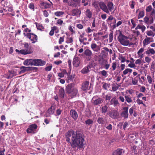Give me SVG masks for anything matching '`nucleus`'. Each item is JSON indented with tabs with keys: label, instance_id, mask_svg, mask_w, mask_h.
Listing matches in <instances>:
<instances>
[{
	"label": "nucleus",
	"instance_id": "42",
	"mask_svg": "<svg viewBox=\"0 0 155 155\" xmlns=\"http://www.w3.org/2000/svg\"><path fill=\"white\" fill-rule=\"evenodd\" d=\"M73 42V38L72 37L67 38L66 42L68 44L71 43Z\"/></svg>",
	"mask_w": 155,
	"mask_h": 155
},
{
	"label": "nucleus",
	"instance_id": "39",
	"mask_svg": "<svg viewBox=\"0 0 155 155\" xmlns=\"http://www.w3.org/2000/svg\"><path fill=\"white\" fill-rule=\"evenodd\" d=\"M118 59L120 60L121 63H124L126 61V58L122 55H120L118 57Z\"/></svg>",
	"mask_w": 155,
	"mask_h": 155
},
{
	"label": "nucleus",
	"instance_id": "21",
	"mask_svg": "<svg viewBox=\"0 0 155 155\" xmlns=\"http://www.w3.org/2000/svg\"><path fill=\"white\" fill-rule=\"evenodd\" d=\"M56 88H58V89L59 90V94L60 97L61 98L63 97L64 96V89L61 87H56Z\"/></svg>",
	"mask_w": 155,
	"mask_h": 155
},
{
	"label": "nucleus",
	"instance_id": "40",
	"mask_svg": "<svg viewBox=\"0 0 155 155\" xmlns=\"http://www.w3.org/2000/svg\"><path fill=\"white\" fill-rule=\"evenodd\" d=\"M42 5L45 8H49L51 6V5L49 4L46 2H43L42 3Z\"/></svg>",
	"mask_w": 155,
	"mask_h": 155
},
{
	"label": "nucleus",
	"instance_id": "59",
	"mask_svg": "<svg viewBox=\"0 0 155 155\" xmlns=\"http://www.w3.org/2000/svg\"><path fill=\"white\" fill-rule=\"evenodd\" d=\"M141 62V60L140 59H137L136 60L135 62V64H139L140 65Z\"/></svg>",
	"mask_w": 155,
	"mask_h": 155
},
{
	"label": "nucleus",
	"instance_id": "8",
	"mask_svg": "<svg viewBox=\"0 0 155 155\" xmlns=\"http://www.w3.org/2000/svg\"><path fill=\"white\" fill-rule=\"evenodd\" d=\"M146 38H145L143 41V44L144 46L149 44L150 42L153 41V39L152 38L148 37L146 36Z\"/></svg>",
	"mask_w": 155,
	"mask_h": 155
},
{
	"label": "nucleus",
	"instance_id": "3",
	"mask_svg": "<svg viewBox=\"0 0 155 155\" xmlns=\"http://www.w3.org/2000/svg\"><path fill=\"white\" fill-rule=\"evenodd\" d=\"M24 35L30 39L32 43H34L36 42L37 40V36L36 35L33 33H24Z\"/></svg>",
	"mask_w": 155,
	"mask_h": 155
},
{
	"label": "nucleus",
	"instance_id": "31",
	"mask_svg": "<svg viewBox=\"0 0 155 155\" xmlns=\"http://www.w3.org/2000/svg\"><path fill=\"white\" fill-rule=\"evenodd\" d=\"M146 34L147 36L150 37H153L155 36V33L151 30L147 31H146Z\"/></svg>",
	"mask_w": 155,
	"mask_h": 155
},
{
	"label": "nucleus",
	"instance_id": "4",
	"mask_svg": "<svg viewBox=\"0 0 155 155\" xmlns=\"http://www.w3.org/2000/svg\"><path fill=\"white\" fill-rule=\"evenodd\" d=\"M37 127V125L35 124L30 125L27 130V133H35L36 132V130Z\"/></svg>",
	"mask_w": 155,
	"mask_h": 155
},
{
	"label": "nucleus",
	"instance_id": "19",
	"mask_svg": "<svg viewBox=\"0 0 155 155\" xmlns=\"http://www.w3.org/2000/svg\"><path fill=\"white\" fill-rule=\"evenodd\" d=\"M144 51V49L143 48H140L137 52V54L139 58H142L144 57L143 52Z\"/></svg>",
	"mask_w": 155,
	"mask_h": 155
},
{
	"label": "nucleus",
	"instance_id": "49",
	"mask_svg": "<svg viewBox=\"0 0 155 155\" xmlns=\"http://www.w3.org/2000/svg\"><path fill=\"white\" fill-rule=\"evenodd\" d=\"M19 53L22 54H28L27 51L24 50H21L19 51Z\"/></svg>",
	"mask_w": 155,
	"mask_h": 155
},
{
	"label": "nucleus",
	"instance_id": "14",
	"mask_svg": "<svg viewBox=\"0 0 155 155\" xmlns=\"http://www.w3.org/2000/svg\"><path fill=\"white\" fill-rule=\"evenodd\" d=\"M153 19L152 17L149 18L147 17H145L144 18V22L147 24L150 25L153 23Z\"/></svg>",
	"mask_w": 155,
	"mask_h": 155
},
{
	"label": "nucleus",
	"instance_id": "6",
	"mask_svg": "<svg viewBox=\"0 0 155 155\" xmlns=\"http://www.w3.org/2000/svg\"><path fill=\"white\" fill-rule=\"evenodd\" d=\"M72 1L69 2L68 5L74 7H77L80 6V0H71Z\"/></svg>",
	"mask_w": 155,
	"mask_h": 155
},
{
	"label": "nucleus",
	"instance_id": "37",
	"mask_svg": "<svg viewBox=\"0 0 155 155\" xmlns=\"http://www.w3.org/2000/svg\"><path fill=\"white\" fill-rule=\"evenodd\" d=\"M144 15V12L143 11L140 12L138 16V18L140 19L143 18Z\"/></svg>",
	"mask_w": 155,
	"mask_h": 155
},
{
	"label": "nucleus",
	"instance_id": "32",
	"mask_svg": "<svg viewBox=\"0 0 155 155\" xmlns=\"http://www.w3.org/2000/svg\"><path fill=\"white\" fill-rule=\"evenodd\" d=\"M35 24H36L37 29L38 30L40 31L43 30L44 28L41 24L37 23H35Z\"/></svg>",
	"mask_w": 155,
	"mask_h": 155
},
{
	"label": "nucleus",
	"instance_id": "48",
	"mask_svg": "<svg viewBox=\"0 0 155 155\" xmlns=\"http://www.w3.org/2000/svg\"><path fill=\"white\" fill-rule=\"evenodd\" d=\"M100 73L101 74L102 76L104 77H106L107 76V72L105 70H103L100 72Z\"/></svg>",
	"mask_w": 155,
	"mask_h": 155
},
{
	"label": "nucleus",
	"instance_id": "11",
	"mask_svg": "<svg viewBox=\"0 0 155 155\" xmlns=\"http://www.w3.org/2000/svg\"><path fill=\"white\" fill-rule=\"evenodd\" d=\"M96 96H94L92 98V101L94 105H97L100 104L102 101V99L101 98H98Z\"/></svg>",
	"mask_w": 155,
	"mask_h": 155
},
{
	"label": "nucleus",
	"instance_id": "7",
	"mask_svg": "<svg viewBox=\"0 0 155 155\" xmlns=\"http://www.w3.org/2000/svg\"><path fill=\"white\" fill-rule=\"evenodd\" d=\"M45 61L41 59H33V65L36 66H43L45 64Z\"/></svg>",
	"mask_w": 155,
	"mask_h": 155
},
{
	"label": "nucleus",
	"instance_id": "33",
	"mask_svg": "<svg viewBox=\"0 0 155 155\" xmlns=\"http://www.w3.org/2000/svg\"><path fill=\"white\" fill-rule=\"evenodd\" d=\"M97 122L100 124H103L105 123L104 119L101 117H99L97 120Z\"/></svg>",
	"mask_w": 155,
	"mask_h": 155
},
{
	"label": "nucleus",
	"instance_id": "24",
	"mask_svg": "<svg viewBox=\"0 0 155 155\" xmlns=\"http://www.w3.org/2000/svg\"><path fill=\"white\" fill-rule=\"evenodd\" d=\"M54 107L53 106H51V107L48 110L47 112L48 114L47 115V116H48L50 115L53 114L54 112Z\"/></svg>",
	"mask_w": 155,
	"mask_h": 155
},
{
	"label": "nucleus",
	"instance_id": "58",
	"mask_svg": "<svg viewBox=\"0 0 155 155\" xmlns=\"http://www.w3.org/2000/svg\"><path fill=\"white\" fill-rule=\"evenodd\" d=\"M132 82L133 85H135L137 84V83H138V81L135 79H132Z\"/></svg>",
	"mask_w": 155,
	"mask_h": 155
},
{
	"label": "nucleus",
	"instance_id": "18",
	"mask_svg": "<svg viewBox=\"0 0 155 155\" xmlns=\"http://www.w3.org/2000/svg\"><path fill=\"white\" fill-rule=\"evenodd\" d=\"M33 59H29L26 60L23 62V64L26 66L33 65Z\"/></svg>",
	"mask_w": 155,
	"mask_h": 155
},
{
	"label": "nucleus",
	"instance_id": "20",
	"mask_svg": "<svg viewBox=\"0 0 155 155\" xmlns=\"http://www.w3.org/2000/svg\"><path fill=\"white\" fill-rule=\"evenodd\" d=\"M89 82L86 81L83 83L82 84V89L83 91H86L89 89L88 87Z\"/></svg>",
	"mask_w": 155,
	"mask_h": 155
},
{
	"label": "nucleus",
	"instance_id": "10",
	"mask_svg": "<svg viewBox=\"0 0 155 155\" xmlns=\"http://www.w3.org/2000/svg\"><path fill=\"white\" fill-rule=\"evenodd\" d=\"M128 108L127 107H124L123 109V111L121 114V116L125 118H127L128 116Z\"/></svg>",
	"mask_w": 155,
	"mask_h": 155
},
{
	"label": "nucleus",
	"instance_id": "15",
	"mask_svg": "<svg viewBox=\"0 0 155 155\" xmlns=\"http://www.w3.org/2000/svg\"><path fill=\"white\" fill-rule=\"evenodd\" d=\"M70 115L75 120H76L78 117V114L77 112L74 110H71L70 112Z\"/></svg>",
	"mask_w": 155,
	"mask_h": 155
},
{
	"label": "nucleus",
	"instance_id": "38",
	"mask_svg": "<svg viewBox=\"0 0 155 155\" xmlns=\"http://www.w3.org/2000/svg\"><path fill=\"white\" fill-rule=\"evenodd\" d=\"M126 101L128 103H130L132 101V100L130 96H125L124 97Z\"/></svg>",
	"mask_w": 155,
	"mask_h": 155
},
{
	"label": "nucleus",
	"instance_id": "57",
	"mask_svg": "<svg viewBox=\"0 0 155 155\" xmlns=\"http://www.w3.org/2000/svg\"><path fill=\"white\" fill-rule=\"evenodd\" d=\"M110 86V84L105 83L104 84L103 87L104 89L107 90L108 87H109Z\"/></svg>",
	"mask_w": 155,
	"mask_h": 155
},
{
	"label": "nucleus",
	"instance_id": "30",
	"mask_svg": "<svg viewBox=\"0 0 155 155\" xmlns=\"http://www.w3.org/2000/svg\"><path fill=\"white\" fill-rule=\"evenodd\" d=\"M132 71L131 69L127 68L123 72V74L124 75L127 74L128 73H131Z\"/></svg>",
	"mask_w": 155,
	"mask_h": 155
},
{
	"label": "nucleus",
	"instance_id": "52",
	"mask_svg": "<svg viewBox=\"0 0 155 155\" xmlns=\"http://www.w3.org/2000/svg\"><path fill=\"white\" fill-rule=\"evenodd\" d=\"M31 31V30L30 29H29L28 28H26L25 29L24 31V33H26V34H30V33Z\"/></svg>",
	"mask_w": 155,
	"mask_h": 155
},
{
	"label": "nucleus",
	"instance_id": "60",
	"mask_svg": "<svg viewBox=\"0 0 155 155\" xmlns=\"http://www.w3.org/2000/svg\"><path fill=\"white\" fill-rule=\"evenodd\" d=\"M92 5L95 8H97L98 7V5L97 2H94L92 3Z\"/></svg>",
	"mask_w": 155,
	"mask_h": 155
},
{
	"label": "nucleus",
	"instance_id": "61",
	"mask_svg": "<svg viewBox=\"0 0 155 155\" xmlns=\"http://www.w3.org/2000/svg\"><path fill=\"white\" fill-rule=\"evenodd\" d=\"M64 41V38L63 37H61L59 40L58 42L59 44H61Z\"/></svg>",
	"mask_w": 155,
	"mask_h": 155
},
{
	"label": "nucleus",
	"instance_id": "46",
	"mask_svg": "<svg viewBox=\"0 0 155 155\" xmlns=\"http://www.w3.org/2000/svg\"><path fill=\"white\" fill-rule=\"evenodd\" d=\"M147 78L149 83L150 84H151L153 81V79L149 75H147Z\"/></svg>",
	"mask_w": 155,
	"mask_h": 155
},
{
	"label": "nucleus",
	"instance_id": "34",
	"mask_svg": "<svg viewBox=\"0 0 155 155\" xmlns=\"http://www.w3.org/2000/svg\"><path fill=\"white\" fill-rule=\"evenodd\" d=\"M86 15L88 18H90L92 17V14L90 10L87 9L86 12Z\"/></svg>",
	"mask_w": 155,
	"mask_h": 155
},
{
	"label": "nucleus",
	"instance_id": "5",
	"mask_svg": "<svg viewBox=\"0 0 155 155\" xmlns=\"http://www.w3.org/2000/svg\"><path fill=\"white\" fill-rule=\"evenodd\" d=\"M71 85H69L68 86L69 88L68 91V92L73 96H76L78 92L77 89L73 87H71Z\"/></svg>",
	"mask_w": 155,
	"mask_h": 155
},
{
	"label": "nucleus",
	"instance_id": "1",
	"mask_svg": "<svg viewBox=\"0 0 155 155\" xmlns=\"http://www.w3.org/2000/svg\"><path fill=\"white\" fill-rule=\"evenodd\" d=\"M66 141L70 143L74 149H80L84 147V139L83 135L79 131H68L66 134Z\"/></svg>",
	"mask_w": 155,
	"mask_h": 155
},
{
	"label": "nucleus",
	"instance_id": "47",
	"mask_svg": "<svg viewBox=\"0 0 155 155\" xmlns=\"http://www.w3.org/2000/svg\"><path fill=\"white\" fill-rule=\"evenodd\" d=\"M117 67V62L114 61L113 62L112 64V68H113V70L114 71L115 70Z\"/></svg>",
	"mask_w": 155,
	"mask_h": 155
},
{
	"label": "nucleus",
	"instance_id": "22",
	"mask_svg": "<svg viewBox=\"0 0 155 155\" xmlns=\"http://www.w3.org/2000/svg\"><path fill=\"white\" fill-rule=\"evenodd\" d=\"M79 61L78 58L75 57L74 58L73 61V64L75 67H77L79 66Z\"/></svg>",
	"mask_w": 155,
	"mask_h": 155
},
{
	"label": "nucleus",
	"instance_id": "23",
	"mask_svg": "<svg viewBox=\"0 0 155 155\" xmlns=\"http://www.w3.org/2000/svg\"><path fill=\"white\" fill-rule=\"evenodd\" d=\"M122 153V150L118 149L114 151L112 155H121Z\"/></svg>",
	"mask_w": 155,
	"mask_h": 155
},
{
	"label": "nucleus",
	"instance_id": "63",
	"mask_svg": "<svg viewBox=\"0 0 155 155\" xmlns=\"http://www.w3.org/2000/svg\"><path fill=\"white\" fill-rule=\"evenodd\" d=\"M146 90V88L144 86H142L141 87L140 89V91L142 92H144Z\"/></svg>",
	"mask_w": 155,
	"mask_h": 155
},
{
	"label": "nucleus",
	"instance_id": "53",
	"mask_svg": "<svg viewBox=\"0 0 155 155\" xmlns=\"http://www.w3.org/2000/svg\"><path fill=\"white\" fill-rule=\"evenodd\" d=\"M79 40L80 42H82L84 40L83 34L81 35L79 38Z\"/></svg>",
	"mask_w": 155,
	"mask_h": 155
},
{
	"label": "nucleus",
	"instance_id": "36",
	"mask_svg": "<svg viewBox=\"0 0 155 155\" xmlns=\"http://www.w3.org/2000/svg\"><path fill=\"white\" fill-rule=\"evenodd\" d=\"M64 13L63 12L58 11L55 12L54 14L57 16L59 17L63 15Z\"/></svg>",
	"mask_w": 155,
	"mask_h": 155
},
{
	"label": "nucleus",
	"instance_id": "35",
	"mask_svg": "<svg viewBox=\"0 0 155 155\" xmlns=\"http://www.w3.org/2000/svg\"><path fill=\"white\" fill-rule=\"evenodd\" d=\"M89 71V68L88 67H87L83 69L81 71L83 74H86Z\"/></svg>",
	"mask_w": 155,
	"mask_h": 155
},
{
	"label": "nucleus",
	"instance_id": "13",
	"mask_svg": "<svg viewBox=\"0 0 155 155\" xmlns=\"http://www.w3.org/2000/svg\"><path fill=\"white\" fill-rule=\"evenodd\" d=\"M109 115L112 118H116L119 116V113L117 111L114 110L110 112L109 113Z\"/></svg>",
	"mask_w": 155,
	"mask_h": 155
},
{
	"label": "nucleus",
	"instance_id": "51",
	"mask_svg": "<svg viewBox=\"0 0 155 155\" xmlns=\"http://www.w3.org/2000/svg\"><path fill=\"white\" fill-rule=\"evenodd\" d=\"M62 62L61 60H57L56 61H55L54 62V63L57 65H59L60 64H61L62 63Z\"/></svg>",
	"mask_w": 155,
	"mask_h": 155
},
{
	"label": "nucleus",
	"instance_id": "64",
	"mask_svg": "<svg viewBox=\"0 0 155 155\" xmlns=\"http://www.w3.org/2000/svg\"><path fill=\"white\" fill-rule=\"evenodd\" d=\"M43 15L45 17H47L48 16L49 14L46 10H45L43 11Z\"/></svg>",
	"mask_w": 155,
	"mask_h": 155
},
{
	"label": "nucleus",
	"instance_id": "56",
	"mask_svg": "<svg viewBox=\"0 0 155 155\" xmlns=\"http://www.w3.org/2000/svg\"><path fill=\"white\" fill-rule=\"evenodd\" d=\"M29 8L30 9L32 10L33 11H34L35 6L34 4L33 3H30L29 5Z\"/></svg>",
	"mask_w": 155,
	"mask_h": 155
},
{
	"label": "nucleus",
	"instance_id": "16",
	"mask_svg": "<svg viewBox=\"0 0 155 155\" xmlns=\"http://www.w3.org/2000/svg\"><path fill=\"white\" fill-rule=\"evenodd\" d=\"M107 6L108 8V10L109 11L111 14L114 13V9L113 4L111 2H109L108 3Z\"/></svg>",
	"mask_w": 155,
	"mask_h": 155
},
{
	"label": "nucleus",
	"instance_id": "44",
	"mask_svg": "<svg viewBox=\"0 0 155 155\" xmlns=\"http://www.w3.org/2000/svg\"><path fill=\"white\" fill-rule=\"evenodd\" d=\"M145 61L146 63L149 64L151 61V58L150 57L146 56L145 57Z\"/></svg>",
	"mask_w": 155,
	"mask_h": 155
},
{
	"label": "nucleus",
	"instance_id": "9",
	"mask_svg": "<svg viewBox=\"0 0 155 155\" xmlns=\"http://www.w3.org/2000/svg\"><path fill=\"white\" fill-rule=\"evenodd\" d=\"M100 8L102 9L104 12H106L107 13H109V11L108 10V8H107V6L104 4V3L102 2H100L99 4Z\"/></svg>",
	"mask_w": 155,
	"mask_h": 155
},
{
	"label": "nucleus",
	"instance_id": "43",
	"mask_svg": "<svg viewBox=\"0 0 155 155\" xmlns=\"http://www.w3.org/2000/svg\"><path fill=\"white\" fill-rule=\"evenodd\" d=\"M93 36L94 37V40L96 41H98L99 40V34L97 33H94L93 34Z\"/></svg>",
	"mask_w": 155,
	"mask_h": 155
},
{
	"label": "nucleus",
	"instance_id": "27",
	"mask_svg": "<svg viewBox=\"0 0 155 155\" xmlns=\"http://www.w3.org/2000/svg\"><path fill=\"white\" fill-rule=\"evenodd\" d=\"M80 13L81 12L78 9H74L72 11V15L73 16L77 15Z\"/></svg>",
	"mask_w": 155,
	"mask_h": 155
},
{
	"label": "nucleus",
	"instance_id": "28",
	"mask_svg": "<svg viewBox=\"0 0 155 155\" xmlns=\"http://www.w3.org/2000/svg\"><path fill=\"white\" fill-rule=\"evenodd\" d=\"M84 53L86 56L88 57H91L92 54L91 51L89 49H86L85 50Z\"/></svg>",
	"mask_w": 155,
	"mask_h": 155
},
{
	"label": "nucleus",
	"instance_id": "17",
	"mask_svg": "<svg viewBox=\"0 0 155 155\" xmlns=\"http://www.w3.org/2000/svg\"><path fill=\"white\" fill-rule=\"evenodd\" d=\"M60 70L61 72H58L57 73L58 76L60 78L59 79L61 78L64 77V75L67 73L65 69H60Z\"/></svg>",
	"mask_w": 155,
	"mask_h": 155
},
{
	"label": "nucleus",
	"instance_id": "50",
	"mask_svg": "<svg viewBox=\"0 0 155 155\" xmlns=\"http://www.w3.org/2000/svg\"><path fill=\"white\" fill-rule=\"evenodd\" d=\"M51 29L53 30V31H54V32H55L56 33H58L59 32L58 28L56 26L53 27Z\"/></svg>",
	"mask_w": 155,
	"mask_h": 155
},
{
	"label": "nucleus",
	"instance_id": "54",
	"mask_svg": "<svg viewBox=\"0 0 155 155\" xmlns=\"http://www.w3.org/2000/svg\"><path fill=\"white\" fill-rule=\"evenodd\" d=\"M152 10V7L151 5H149L147 6L146 9L147 12H150Z\"/></svg>",
	"mask_w": 155,
	"mask_h": 155
},
{
	"label": "nucleus",
	"instance_id": "62",
	"mask_svg": "<svg viewBox=\"0 0 155 155\" xmlns=\"http://www.w3.org/2000/svg\"><path fill=\"white\" fill-rule=\"evenodd\" d=\"M106 128L109 130H112V125L111 124H109L106 127Z\"/></svg>",
	"mask_w": 155,
	"mask_h": 155
},
{
	"label": "nucleus",
	"instance_id": "2",
	"mask_svg": "<svg viewBox=\"0 0 155 155\" xmlns=\"http://www.w3.org/2000/svg\"><path fill=\"white\" fill-rule=\"evenodd\" d=\"M116 34L118 35L117 37L118 41L122 45L129 46L132 45L131 41V38L123 35L120 30L116 31Z\"/></svg>",
	"mask_w": 155,
	"mask_h": 155
},
{
	"label": "nucleus",
	"instance_id": "25",
	"mask_svg": "<svg viewBox=\"0 0 155 155\" xmlns=\"http://www.w3.org/2000/svg\"><path fill=\"white\" fill-rule=\"evenodd\" d=\"M30 68L29 67H26L22 66L20 68L21 71L19 72V73L21 74L25 72L26 71H28L30 69Z\"/></svg>",
	"mask_w": 155,
	"mask_h": 155
},
{
	"label": "nucleus",
	"instance_id": "55",
	"mask_svg": "<svg viewBox=\"0 0 155 155\" xmlns=\"http://www.w3.org/2000/svg\"><path fill=\"white\" fill-rule=\"evenodd\" d=\"M93 123V121L90 119H88L85 121V123L86 124L89 125L92 124Z\"/></svg>",
	"mask_w": 155,
	"mask_h": 155
},
{
	"label": "nucleus",
	"instance_id": "45",
	"mask_svg": "<svg viewBox=\"0 0 155 155\" xmlns=\"http://www.w3.org/2000/svg\"><path fill=\"white\" fill-rule=\"evenodd\" d=\"M108 107L107 106L105 105L102 107L101 109V112L102 113H105L107 112Z\"/></svg>",
	"mask_w": 155,
	"mask_h": 155
},
{
	"label": "nucleus",
	"instance_id": "12",
	"mask_svg": "<svg viewBox=\"0 0 155 155\" xmlns=\"http://www.w3.org/2000/svg\"><path fill=\"white\" fill-rule=\"evenodd\" d=\"M91 47L92 49L95 52H98L100 50V47L96 44L93 43V41L91 45Z\"/></svg>",
	"mask_w": 155,
	"mask_h": 155
},
{
	"label": "nucleus",
	"instance_id": "26",
	"mask_svg": "<svg viewBox=\"0 0 155 155\" xmlns=\"http://www.w3.org/2000/svg\"><path fill=\"white\" fill-rule=\"evenodd\" d=\"M145 53L148 55H149L150 54L153 55L155 54V51L153 48H150L145 51Z\"/></svg>",
	"mask_w": 155,
	"mask_h": 155
},
{
	"label": "nucleus",
	"instance_id": "29",
	"mask_svg": "<svg viewBox=\"0 0 155 155\" xmlns=\"http://www.w3.org/2000/svg\"><path fill=\"white\" fill-rule=\"evenodd\" d=\"M110 103L111 104H114V106L117 105L119 104L118 101L115 97L111 99Z\"/></svg>",
	"mask_w": 155,
	"mask_h": 155
},
{
	"label": "nucleus",
	"instance_id": "41",
	"mask_svg": "<svg viewBox=\"0 0 155 155\" xmlns=\"http://www.w3.org/2000/svg\"><path fill=\"white\" fill-rule=\"evenodd\" d=\"M128 66L129 68L136 69V66L134 63L132 62H130V63L128 64Z\"/></svg>",
	"mask_w": 155,
	"mask_h": 155
}]
</instances>
